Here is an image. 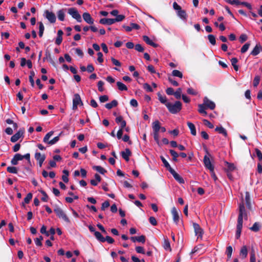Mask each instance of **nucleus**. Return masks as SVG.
Returning a JSON list of instances; mask_svg holds the SVG:
<instances>
[{
    "mask_svg": "<svg viewBox=\"0 0 262 262\" xmlns=\"http://www.w3.org/2000/svg\"><path fill=\"white\" fill-rule=\"evenodd\" d=\"M198 107V112L204 116H206L207 113L206 111V109L210 108L212 110L215 108V104L208 98L205 97L203 100V103L199 104Z\"/></svg>",
    "mask_w": 262,
    "mask_h": 262,
    "instance_id": "obj_1",
    "label": "nucleus"
},
{
    "mask_svg": "<svg viewBox=\"0 0 262 262\" xmlns=\"http://www.w3.org/2000/svg\"><path fill=\"white\" fill-rule=\"evenodd\" d=\"M166 107L170 113L176 114L182 110V104L180 101H177L174 103L170 102L167 103Z\"/></svg>",
    "mask_w": 262,
    "mask_h": 262,
    "instance_id": "obj_2",
    "label": "nucleus"
},
{
    "mask_svg": "<svg viewBox=\"0 0 262 262\" xmlns=\"http://www.w3.org/2000/svg\"><path fill=\"white\" fill-rule=\"evenodd\" d=\"M95 236L98 241L102 243L106 241L109 244H113L115 242L114 239L110 236L104 237L99 232H95Z\"/></svg>",
    "mask_w": 262,
    "mask_h": 262,
    "instance_id": "obj_3",
    "label": "nucleus"
},
{
    "mask_svg": "<svg viewBox=\"0 0 262 262\" xmlns=\"http://www.w3.org/2000/svg\"><path fill=\"white\" fill-rule=\"evenodd\" d=\"M54 211L58 217L62 219L67 223H70V220H69V217L67 216L64 212L60 208L57 207L54 209Z\"/></svg>",
    "mask_w": 262,
    "mask_h": 262,
    "instance_id": "obj_4",
    "label": "nucleus"
},
{
    "mask_svg": "<svg viewBox=\"0 0 262 262\" xmlns=\"http://www.w3.org/2000/svg\"><path fill=\"white\" fill-rule=\"evenodd\" d=\"M243 218H244V217L239 215L238 216L237 223L236 225V231L235 234L236 238H238L241 236L242 229L243 228Z\"/></svg>",
    "mask_w": 262,
    "mask_h": 262,
    "instance_id": "obj_5",
    "label": "nucleus"
},
{
    "mask_svg": "<svg viewBox=\"0 0 262 262\" xmlns=\"http://www.w3.org/2000/svg\"><path fill=\"white\" fill-rule=\"evenodd\" d=\"M239 216L244 217L245 220H248V215L245 207L244 199L242 198V202L239 204Z\"/></svg>",
    "mask_w": 262,
    "mask_h": 262,
    "instance_id": "obj_6",
    "label": "nucleus"
},
{
    "mask_svg": "<svg viewBox=\"0 0 262 262\" xmlns=\"http://www.w3.org/2000/svg\"><path fill=\"white\" fill-rule=\"evenodd\" d=\"M68 13L73 18L76 19L78 22H81L82 21L81 15L75 8H71L69 9Z\"/></svg>",
    "mask_w": 262,
    "mask_h": 262,
    "instance_id": "obj_7",
    "label": "nucleus"
},
{
    "mask_svg": "<svg viewBox=\"0 0 262 262\" xmlns=\"http://www.w3.org/2000/svg\"><path fill=\"white\" fill-rule=\"evenodd\" d=\"M78 105H83V103L81 101L80 95L78 94H75L74 95V98L73 99V106L72 108L73 110H76L77 109V106Z\"/></svg>",
    "mask_w": 262,
    "mask_h": 262,
    "instance_id": "obj_8",
    "label": "nucleus"
},
{
    "mask_svg": "<svg viewBox=\"0 0 262 262\" xmlns=\"http://www.w3.org/2000/svg\"><path fill=\"white\" fill-rule=\"evenodd\" d=\"M43 16L51 23H54L56 21V16L54 13L46 10L44 12Z\"/></svg>",
    "mask_w": 262,
    "mask_h": 262,
    "instance_id": "obj_9",
    "label": "nucleus"
},
{
    "mask_svg": "<svg viewBox=\"0 0 262 262\" xmlns=\"http://www.w3.org/2000/svg\"><path fill=\"white\" fill-rule=\"evenodd\" d=\"M169 172L172 175L174 179L179 183H184L185 182L183 178L181 177L178 173H177L173 169L170 168Z\"/></svg>",
    "mask_w": 262,
    "mask_h": 262,
    "instance_id": "obj_10",
    "label": "nucleus"
},
{
    "mask_svg": "<svg viewBox=\"0 0 262 262\" xmlns=\"http://www.w3.org/2000/svg\"><path fill=\"white\" fill-rule=\"evenodd\" d=\"M204 163L205 166L209 170H212L214 168L213 165L211 164L210 158L207 156H205L204 157Z\"/></svg>",
    "mask_w": 262,
    "mask_h": 262,
    "instance_id": "obj_11",
    "label": "nucleus"
},
{
    "mask_svg": "<svg viewBox=\"0 0 262 262\" xmlns=\"http://www.w3.org/2000/svg\"><path fill=\"white\" fill-rule=\"evenodd\" d=\"M82 17L84 21L89 24L92 25L94 24V19L91 17L90 14L88 12H85L82 14Z\"/></svg>",
    "mask_w": 262,
    "mask_h": 262,
    "instance_id": "obj_12",
    "label": "nucleus"
},
{
    "mask_svg": "<svg viewBox=\"0 0 262 262\" xmlns=\"http://www.w3.org/2000/svg\"><path fill=\"white\" fill-rule=\"evenodd\" d=\"M171 213L174 222L177 224L179 222V214L176 207H173L172 208Z\"/></svg>",
    "mask_w": 262,
    "mask_h": 262,
    "instance_id": "obj_13",
    "label": "nucleus"
},
{
    "mask_svg": "<svg viewBox=\"0 0 262 262\" xmlns=\"http://www.w3.org/2000/svg\"><path fill=\"white\" fill-rule=\"evenodd\" d=\"M122 157L126 161H128L129 157L132 155L130 150L128 148H126L125 151H121Z\"/></svg>",
    "mask_w": 262,
    "mask_h": 262,
    "instance_id": "obj_14",
    "label": "nucleus"
},
{
    "mask_svg": "<svg viewBox=\"0 0 262 262\" xmlns=\"http://www.w3.org/2000/svg\"><path fill=\"white\" fill-rule=\"evenodd\" d=\"M131 241L133 242H140L142 243H144L145 242V236L144 235H141L139 236H132L130 238Z\"/></svg>",
    "mask_w": 262,
    "mask_h": 262,
    "instance_id": "obj_15",
    "label": "nucleus"
},
{
    "mask_svg": "<svg viewBox=\"0 0 262 262\" xmlns=\"http://www.w3.org/2000/svg\"><path fill=\"white\" fill-rule=\"evenodd\" d=\"M23 134V131L19 130L17 133L15 134L11 137V141L12 142H15L19 140Z\"/></svg>",
    "mask_w": 262,
    "mask_h": 262,
    "instance_id": "obj_16",
    "label": "nucleus"
},
{
    "mask_svg": "<svg viewBox=\"0 0 262 262\" xmlns=\"http://www.w3.org/2000/svg\"><path fill=\"white\" fill-rule=\"evenodd\" d=\"M193 227L194 228L196 235L198 236H202L203 234V230L200 225L197 223H193Z\"/></svg>",
    "mask_w": 262,
    "mask_h": 262,
    "instance_id": "obj_17",
    "label": "nucleus"
},
{
    "mask_svg": "<svg viewBox=\"0 0 262 262\" xmlns=\"http://www.w3.org/2000/svg\"><path fill=\"white\" fill-rule=\"evenodd\" d=\"M143 40L147 44L153 47L156 48L158 47V45L155 43L152 40H151L149 37L147 36L144 35L143 36Z\"/></svg>",
    "mask_w": 262,
    "mask_h": 262,
    "instance_id": "obj_18",
    "label": "nucleus"
},
{
    "mask_svg": "<svg viewBox=\"0 0 262 262\" xmlns=\"http://www.w3.org/2000/svg\"><path fill=\"white\" fill-rule=\"evenodd\" d=\"M161 128V123L158 120L154 121L152 123L153 132H159Z\"/></svg>",
    "mask_w": 262,
    "mask_h": 262,
    "instance_id": "obj_19",
    "label": "nucleus"
},
{
    "mask_svg": "<svg viewBox=\"0 0 262 262\" xmlns=\"http://www.w3.org/2000/svg\"><path fill=\"white\" fill-rule=\"evenodd\" d=\"M99 23L103 25H111L112 24H113L115 23V21L114 20L113 18H101Z\"/></svg>",
    "mask_w": 262,
    "mask_h": 262,
    "instance_id": "obj_20",
    "label": "nucleus"
},
{
    "mask_svg": "<svg viewBox=\"0 0 262 262\" xmlns=\"http://www.w3.org/2000/svg\"><path fill=\"white\" fill-rule=\"evenodd\" d=\"M215 130L219 134L223 135L226 137L227 136V130L222 126H217L215 128Z\"/></svg>",
    "mask_w": 262,
    "mask_h": 262,
    "instance_id": "obj_21",
    "label": "nucleus"
},
{
    "mask_svg": "<svg viewBox=\"0 0 262 262\" xmlns=\"http://www.w3.org/2000/svg\"><path fill=\"white\" fill-rule=\"evenodd\" d=\"M245 202L247 207L250 209L251 207V202H250V193L248 192H246L245 195Z\"/></svg>",
    "mask_w": 262,
    "mask_h": 262,
    "instance_id": "obj_22",
    "label": "nucleus"
},
{
    "mask_svg": "<svg viewBox=\"0 0 262 262\" xmlns=\"http://www.w3.org/2000/svg\"><path fill=\"white\" fill-rule=\"evenodd\" d=\"M248 254L247 248L246 246H244L242 247L240 250V256L242 257L243 258H245Z\"/></svg>",
    "mask_w": 262,
    "mask_h": 262,
    "instance_id": "obj_23",
    "label": "nucleus"
},
{
    "mask_svg": "<svg viewBox=\"0 0 262 262\" xmlns=\"http://www.w3.org/2000/svg\"><path fill=\"white\" fill-rule=\"evenodd\" d=\"M187 125L191 131V134L193 136H195L196 134V132L195 127L194 125L192 123L190 122H187Z\"/></svg>",
    "mask_w": 262,
    "mask_h": 262,
    "instance_id": "obj_24",
    "label": "nucleus"
},
{
    "mask_svg": "<svg viewBox=\"0 0 262 262\" xmlns=\"http://www.w3.org/2000/svg\"><path fill=\"white\" fill-rule=\"evenodd\" d=\"M118 105V102L117 100H113L110 103H106L105 105V107L108 109V110H110L112 108H113V107H115L117 105Z\"/></svg>",
    "mask_w": 262,
    "mask_h": 262,
    "instance_id": "obj_25",
    "label": "nucleus"
},
{
    "mask_svg": "<svg viewBox=\"0 0 262 262\" xmlns=\"http://www.w3.org/2000/svg\"><path fill=\"white\" fill-rule=\"evenodd\" d=\"M158 99L163 104H164L166 106V104L169 102L167 101L166 96H163L160 93H158Z\"/></svg>",
    "mask_w": 262,
    "mask_h": 262,
    "instance_id": "obj_26",
    "label": "nucleus"
},
{
    "mask_svg": "<svg viewBox=\"0 0 262 262\" xmlns=\"http://www.w3.org/2000/svg\"><path fill=\"white\" fill-rule=\"evenodd\" d=\"M58 18L60 21H63L64 19L65 13L63 9L59 10L57 12Z\"/></svg>",
    "mask_w": 262,
    "mask_h": 262,
    "instance_id": "obj_27",
    "label": "nucleus"
},
{
    "mask_svg": "<svg viewBox=\"0 0 262 262\" xmlns=\"http://www.w3.org/2000/svg\"><path fill=\"white\" fill-rule=\"evenodd\" d=\"M177 14L181 19L183 20L186 19L187 15L185 10L181 9L179 11L177 12Z\"/></svg>",
    "mask_w": 262,
    "mask_h": 262,
    "instance_id": "obj_28",
    "label": "nucleus"
},
{
    "mask_svg": "<svg viewBox=\"0 0 262 262\" xmlns=\"http://www.w3.org/2000/svg\"><path fill=\"white\" fill-rule=\"evenodd\" d=\"M35 159L38 162L40 161H45L46 156L45 155H41L40 152H36L35 155Z\"/></svg>",
    "mask_w": 262,
    "mask_h": 262,
    "instance_id": "obj_29",
    "label": "nucleus"
},
{
    "mask_svg": "<svg viewBox=\"0 0 262 262\" xmlns=\"http://www.w3.org/2000/svg\"><path fill=\"white\" fill-rule=\"evenodd\" d=\"M93 168L102 174L107 172V171L104 168L100 166H94Z\"/></svg>",
    "mask_w": 262,
    "mask_h": 262,
    "instance_id": "obj_30",
    "label": "nucleus"
},
{
    "mask_svg": "<svg viewBox=\"0 0 262 262\" xmlns=\"http://www.w3.org/2000/svg\"><path fill=\"white\" fill-rule=\"evenodd\" d=\"M117 85L118 86V88L120 91H127V86L122 83L121 82L118 81L117 82Z\"/></svg>",
    "mask_w": 262,
    "mask_h": 262,
    "instance_id": "obj_31",
    "label": "nucleus"
},
{
    "mask_svg": "<svg viewBox=\"0 0 262 262\" xmlns=\"http://www.w3.org/2000/svg\"><path fill=\"white\" fill-rule=\"evenodd\" d=\"M39 36L40 37H41L43 35V31L45 30V27L43 23L41 21L39 22Z\"/></svg>",
    "mask_w": 262,
    "mask_h": 262,
    "instance_id": "obj_32",
    "label": "nucleus"
},
{
    "mask_svg": "<svg viewBox=\"0 0 262 262\" xmlns=\"http://www.w3.org/2000/svg\"><path fill=\"white\" fill-rule=\"evenodd\" d=\"M237 62H238V60H237V59L236 58L234 57V58H232L231 59V64H232V66L233 67L234 69L236 71H237L238 70V67L237 65Z\"/></svg>",
    "mask_w": 262,
    "mask_h": 262,
    "instance_id": "obj_33",
    "label": "nucleus"
},
{
    "mask_svg": "<svg viewBox=\"0 0 262 262\" xmlns=\"http://www.w3.org/2000/svg\"><path fill=\"white\" fill-rule=\"evenodd\" d=\"M39 191L42 194L43 196L41 200L42 201L47 202L48 201L49 197L46 192L42 189L39 190Z\"/></svg>",
    "mask_w": 262,
    "mask_h": 262,
    "instance_id": "obj_34",
    "label": "nucleus"
},
{
    "mask_svg": "<svg viewBox=\"0 0 262 262\" xmlns=\"http://www.w3.org/2000/svg\"><path fill=\"white\" fill-rule=\"evenodd\" d=\"M53 134H54L53 131H51V132H49L48 133H47L46 135V136H45V137L43 138V141L45 143L48 144V142L49 141V140L50 138V137L53 135Z\"/></svg>",
    "mask_w": 262,
    "mask_h": 262,
    "instance_id": "obj_35",
    "label": "nucleus"
},
{
    "mask_svg": "<svg viewBox=\"0 0 262 262\" xmlns=\"http://www.w3.org/2000/svg\"><path fill=\"white\" fill-rule=\"evenodd\" d=\"M63 173H64V174L62 176V179L64 182L68 183L69 181V171L67 170H64L63 171Z\"/></svg>",
    "mask_w": 262,
    "mask_h": 262,
    "instance_id": "obj_36",
    "label": "nucleus"
},
{
    "mask_svg": "<svg viewBox=\"0 0 262 262\" xmlns=\"http://www.w3.org/2000/svg\"><path fill=\"white\" fill-rule=\"evenodd\" d=\"M35 76V73L33 71H31L30 76L29 77V81L31 83V85L32 87H34L35 85L34 81L33 79V77Z\"/></svg>",
    "mask_w": 262,
    "mask_h": 262,
    "instance_id": "obj_37",
    "label": "nucleus"
},
{
    "mask_svg": "<svg viewBox=\"0 0 262 262\" xmlns=\"http://www.w3.org/2000/svg\"><path fill=\"white\" fill-rule=\"evenodd\" d=\"M182 89L181 88H178L176 92H174L173 95L174 96L175 98L177 99H179L181 98V93H182Z\"/></svg>",
    "mask_w": 262,
    "mask_h": 262,
    "instance_id": "obj_38",
    "label": "nucleus"
},
{
    "mask_svg": "<svg viewBox=\"0 0 262 262\" xmlns=\"http://www.w3.org/2000/svg\"><path fill=\"white\" fill-rule=\"evenodd\" d=\"M161 159L163 163L164 166L168 170V171H170V168H172L168 162L166 161V160L163 157H161Z\"/></svg>",
    "mask_w": 262,
    "mask_h": 262,
    "instance_id": "obj_39",
    "label": "nucleus"
},
{
    "mask_svg": "<svg viewBox=\"0 0 262 262\" xmlns=\"http://www.w3.org/2000/svg\"><path fill=\"white\" fill-rule=\"evenodd\" d=\"M208 39L212 45H215L216 44V39L215 37L213 35L209 34L208 35Z\"/></svg>",
    "mask_w": 262,
    "mask_h": 262,
    "instance_id": "obj_40",
    "label": "nucleus"
},
{
    "mask_svg": "<svg viewBox=\"0 0 262 262\" xmlns=\"http://www.w3.org/2000/svg\"><path fill=\"white\" fill-rule=\"evenodd\" d=\"M172 75L175 77H178L180 78L183 77V74L182 72L177 70H174L172 72Z\"/></svg>",
    "mask_w": 262,
    "mask_h": 262,
    "instance_id": "obj_41",
    "label": "nucleus"
},
{
    "mask_svg": "<svg viewBox=\"0 0 262 262\" xmlns=\"http://www.w3.org/2000/svg\"><path fill=\"white\" fill-rule=\"evenodd\" d=\"M7 170L8 172L11 173H17V169L16 167L14 166H9L7 168Z\"/></svg>",
    "mask_w": 262,
    "mask_h": 262,
    "instance_id": "obj_42",
    "label": "nucleus"
},
{
    "mask_svg": "<svg viewBox=\"0 0 262 262\" xmlns=\"http://www.w3.org/2000/svg\"><path fill=\"white\" fill-rule=\"evenodd\" d=\"M259 53V47L257 45L253 49V50L251 52V54L253 56H256L258 55Z\"/></svg>",
    "mask_w": 262,
    "mask_h": 262,
    "instance_id": "obj_43",
    "label": "nucleus"
},
{
    "mask_svg": "<svg viewBox=\"0 0 262 262\" xmlns=\"http://www.w3.org/2000/svg\"><path fill=\"white\" fill-rule=\"evenodd\" d=\"M260 79V78L259 76L256 75L255 76L253 82V84L254 87H257V85L259 84Z\"/></svg>",
    "mask_w": 262,
    "mask_h": 262,
    "instance_id": "obj_44",
    "label": "nucleus"
},
{
    "mask_svg": "<svg viewBox=\"0 0 262 262\" xmlns=\"http://www.w3.org/2000/svg\"><path fill=\"white\" fill-rule=\"evenodd\" d=\"M252 231L254 232L258 231L260 229V226L258 223H255L250 228Z\"/></svg>",
    "mask_w": 262,
    "mask_h": 262,
    "instance_id": "obj_45",
    "label": "nucleus"
},
{
    "mask_svg": "<svg viewBox=\"0 0 262 262\" xmlns=\"http://www.w3.org/2000/svg\"><path fill=\"white\" fill-rule=\"evenodd\" d=\"M250 43L247 42V43H245L241 48V52L242 53H244L246 52H247L250 47Z\"/></svg>",
    "mask_w": 262,
    "mask_h": 262,
    "instance_id": "obj_46",
    "label": "nucleus"
},
{
    "mask_svg": "<svg viewBox=\"0 0 262 262\" xmlns=\"http://www.w3.org/2000/svg\"><path fill=\"white\" fill-rule=\"evenodd\" d=\"M32 194L31 193H29L27 194V195H26V196L24 198V202L26 203V204H28L30 201H31V200L32 199Z\"/></svg>",
    "mask_w": 262,
    "mask_h": 262,
    "instance_id": "obj_47",
    "label": "nucleus"
},
{
    "mask_svg": "<svg viewBox=\"0 0 262 262\" xmlns=\"http://www.w3.org/2000/svg\"><path fill=\"white\" fill-rule=\"evenodd\" d=\"M143 88L148 92H151L153 91L151 86L147 83H145L143 84Z\"/></svg>",
    "mask_w": 262,
    "mask_h": 262,
    "instance_id": "obj_48",
    "label": "nucleus"
},
{
    "mask_svg": "<svg viewBox=\"0 0 262 262\" xmlns=\"http://www.w3.org/2000/svg\"><path fill=\"white\" fill-rule=\"evenodd\" d=\"M232 253V248L231 246H229L227 247L226 249V254L228 258H230Z\"/></svg>",
    "mask_w": 262,
    "mask_h": 262,
    "instance_id": "obj_49",
    "label": "nucleus"
},
{
    "mask_svg": "<svg viewBox=\"0 0 262 262\" xmlns=\"http://www.w3.org/2000/svg\"><path fill=\"white\" fill-rule=\"evenodd\" d=\"M226 2L231 5H241V3L239 0H227Z\"/></svg>",
    "mask_w": 262,
    "mask_h": 262,
    "instance_id": "obj_50",
    "label": "nucleus"
},
{
    "mask_svg": "<svg viewBox=\"0 0 262 262\" xmlns=\"http://www.w3.org/2000/svg\"><path fill=\"white\" fill-rule=\"evenodd\" d=\"M124 18H125V16L123 15H117V16H116V17L115 18H113V19L115 23L117 21V22L121 21L123 20L124 19Z\"/></svg>",
    "mask_w": 262,
    "mask_h": 262,
    "instance_id": "obj_51",
    "label": "nucleus"
},
{
    "mask_svg": "<svg viewBox=\"0 0 262 262\" xmlns=\"http://www.w3.org/2000/svg\"><path fill=\"white\" fill-rule=\"evenodd\" d=\"M103 85H104V82L102 81H98V84H97L98 89V90L101 92H102L104 91Z\"/></svg>",
    "mask_w": 262,
    "mask_h": 262,
    "instance_id": "obj_52",
    "label": "nucleus"
},
{
    "mask_svg": "<svg viewBox=\"0 0 262 262\" xmlns=\"http://www.w3.org/2000/svg\"><path fill=\"white\" fill-rule=\"evenodd\" d=\"M255 151L256 155L258 160L259 161H261L262 160V152H261V151L259 149H258V148H256L255 149Z\"/></svg>",
    "mask_w": 262,
    "mask_h": 262,
    "instance_id": "obj_53",
    "label": "nucleus"
},
{
    "mask_svg": "<svg viewBox=\"0 0 262 262\" xmlns=\"http://www.w3.org/2000/svg\"><path fill=\"white\" fill-rule=\"evenodd\" d=\"M203 122H204V124L206 125L207 126H208L209 128H213L214 126L208 120H206V119H204L203 120Z\"/></svg>",
    "mask_w": 262,
    "mask_h": 262,
    "instance_id": "obj_54",
    "label": "nucleus"
},
{
    "mask_svg": "<svg viewBox=\"0 0 262 262\" xmlns=\"http://www.w3.org/2000/svg\"><path fill=\"white\" fill-rule=\"evenodd\" d=\"M135 50L139 52H143L144 50V48L140 44H137L135 46Z\"/></svg>",
    "mask_w": 262,
    "mask_h": 262,
    "instance_id": "obj_55",
    "label": "nucleus"
},
{
    "mask_svg": "<svg viewBox=\"0 0 262 262\" xmlns=\"http://www.w3.org/2000/svg\"><path fill=\"white\" fill-rule=\"evenodd\" d=\"M59 140V137L57 136L54 137L52 140L49 141L48 142V144L49 145H53L55 144L57 142H58Z\"/></svg>",
    "mask_w": 262,
    "mask_h": 262,
    "instance_id": "obj_56",
    "label": "nucleus"
},
{
    "mask_svg": "<svg viewBox=\"0 0 262 262\" xmlns=\"http://www.w3.org/2000/svg\"><path fill=\"white\" fill-rule=\"evenodd\" d=\"M110 206V203L108 201H106L102 204L101 209L105 210V209Z\"/></svg>",
    "mask_w": 262,
    "mask_h": 262,
    "instance_id": "obj_57",
    "label": "nucleus"
},
{
    "mask_svg": "<svg viewBox=\"0 0 262 262\" xmlns=\"http://www.w3.org/2000/svg\"><path fill=\"white\" fill-rule=\"evenodd\" d=\"M153 135H154V140L156 141V142L158 144H159V132H153Z\"/></svg>",
    "mask_w": 262,
    "mask_h": 262,
    "instance_id": "obj_58",
    "label": "nucleus"
},
{
    "mask_svg": "<svg viewBox=\"0 0 262 262\" xmlns=\"http://www.w3.org/2000/svg\"><path fill=\"white\" fill-rule=\"evenodd\" d=\"M136 251L138 253L144 254L145 250L143 247L141 246H137L136 247Z\"/></svg>",
    "mask_w": 262,
    "mask_h": 262,
    "instance_id": "obj_59",
    "label": "nucleus"
},
{
    "mask_svg": "<svg viewBox=\"0 0 262 262\" xmlns=\"http://www.w3.org/2000/svg\"><path fill=\"white\" fill-rule=\"evenodd\" d=\"M149 221L150 223L153 226H156L157 225L156 219L154 216H150L149 218Z\"/></svg>",
    "mask_w": 262,
    "mask_h": 262,
    "instance_id": "obj_60",
    "label": "nucleus"
},
{
    "mask_svg": "<svg viewBox=\"0 0 262 262\" xmlns=\"http://www.w3.org/2000/svg\"><path fill=\"white\" fill-rule=\"evenodd\" d=\"M164 248L166 250H169L170 251L171 250L170 245L168 240H165L164 244Z\"/></svg>",
    "mask_w": 262,
    "mask_h": 262,
    "instance_id": "obj_61",
    "label": "nucleus"
},
{
    "mask_svg": "<svg viewBox=\"0 0 262 262\" xmlns=\"http://www.w3.org/2000/svg\"><path fill=\"white\" fill-rule=\"evenodd\" d=\"M111 60L114 65L118 67H120L121 66V62L115 58L112 57Z\"/></svg>",
    "mask_w": 262,
    "mask_h": 262,
    "instance_id": "obj_62",
    "label": "nucleus"
},
{
    "mask_svg": "<svg viewBox=\"0 0 262 262\" xmlns=\"http://www.w3.org/2000/svg\"><path fill=\"white\" fill-rule=\"evenodd\" d=\"M247 38L248 37L246 34H242L239 37V40L241 42V43H243L244 42L247 40Z\"/></svg>",
    "mask_w": 262,
    "mask_h": 262,
    "instance_id": "obj_63",
    "label": "nucleus"
},
{
    "mask_svg": "<svg viewBox=\"0 0 262 262\" xmlns=\"http://www.w3.org/2000/svg\"><path fill=\"white\" fill-rule=\"evenodd\" d=\"M108 100V97L107 95L101 96L99 97V100L101 102L103 103L107 101Z\"/></svg>",
    "mask_w": 262,
    "mask_h": 262,
    "instance_id": "obj_64",
    "label": "nucleus"
}]
</instances>
